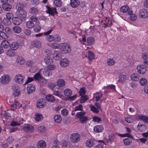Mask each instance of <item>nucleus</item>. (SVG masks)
Instances as JSON below:
<instances>
[{
	"label": "nucleus",
	"instance_id": "obj_33",
	"mask_svg": "<svg viewBox=\"0 0 148 148\" xmlns=\"http://www.w3.org/2000/svg\"><path fill=\"white\" fill-rule=\"evenodd\" d=\"M88 55L89 59L90 61L95 59V56L92 51H89Z\"/></svg>",
	"mask_w": 148,
	"mask_h": 148
},
{
	"label": "nucleus",
	"instance_id": "obj_27",
	"mask_svg": "<svg viewBox=\"0 0 148 148\" xmlns=\"http://www.w3.org/2000/svg\"><path fill=\"white\" fill-rule=\"evenodd\" d=\"M137 117L139 119L143 121L146 123H148V117L147 116L140 115H138Z\"/></svg>",
	"mask_w": 148,
	"mask_h": 148
},
{
	"label": "nucleus",
	"instance_id": "obj_5",
	"mask_svg": "<svg viewBox=\"0 0 148 148\" xmlns=\"http://www.w3.org/2000/svg\"><path fill=\"white\" fill-rule=\"evenodd\" d=\"M80 135L78 133H74L71 134L70 139L73 143H77L80 140Z\"/></svg>",
	"mask_w": 148,
	"mask_h": 148
},
{
	"label": "nucleus",
	"instance_id": "obj_34",
	"mask_svg": "<svg viewBox=\"0 0 148 148\" xmlns=\"http://www.w3.org/2000/svg\"><path fill=\"white\" fill-rule=\"evenodd\" d=\"M3 8L6 11H9L11 9L10 5L9 3L4 4L2 5Z\"/></svg>",
	"mask_w": 148,
	"mask_h": 148
},
{
	"label": "nucleus",
	"instance_id": "obj_18",
	"mask_svg": "<svg viewBox=\"0 0 148 148\" xmlns=\"http://www.w3.org/2000/svg\"><path fill=\"white\" fill-rule=\"evenodd\" d=\"M14 79L17 83L21 84L23 82L24 78L21 75L18 74L15 76Z\"/></svg>",
	"mask_w": 148,
	"mask_h": 148
},
{
	"label": "nucleus",
	"instance_id": "obj_40",
	"mask_svg": "<svg viewBox=\"0 0 148 148\" xmlns=\"http://www.w3.org/2000/svg\"><path fill=\"white\" fill-rule=\"evenodd\" d=\"M29 13L33 14L34 15H36L38 12V9L36 8L32 7L29 10Z\"/></svg>",
	"mask_w": 148,
	"mask_h": 148
},
{
	"label": "nucleus",
	"instance_id": "obj_21",
	"mask_svg": "<svg viewBox=\"0 0 148 148\" xmlns=\"http://www.w3.org/2000/svg\"><path fill=\"white\" fill-rule=\"evenodd\" d=\"M1 46L2 48L6 49L10 47V43L8 41L4 40L1 42Z\"/></svg>",
	"mask_w": 148,
	"mask_h": 148
},
{
	"label": "nucleus",
	"instance_id": "obj_11",
	"mask_svg": "<svg viewBox=\"0 0 148 148\" xmlns=\"http://www.w3.org/2000/svg\"><path fill=\"white\" fill-rule=\"evenodd\" d=\"M48 86L49 87H51L53 91V94L54 95L57 96L58 97H60L61 95L60 94V92L58 90H56V89L55 88L56 86L54 84H48Z\"/></svg>",
	"mask_w": 148,
	"mask_h": 148
},
{
	"label": "nucleus",
	"instance_id": "obj_57",
	"mask_svg": "<svg viewBox=\"0 0 148 148\" xmlns=\"http://www.w3.org/2000/svg\"><path fill=\"white\" fill-rule=\"evenodd\" d=\"M115 63V61L112 59H109L107 61V64L110 66L113 65Z\"/></svg>",
	"mask_w": 148,
	"mask_h": 148
},
{
	"label": "nucleus",
	"instance_id": "obj_28",
	"mask_svg": "<svg viewBox=\"0 0 148 148\" xmlns=\"http://www.w3.org/2000/svg\"><path fill=\"white\" fill-rule=\"evenodd\" d=\"M47 100L48 101L53 102L55 100L54 97L51 94H48L45 97Z\"/></svg>",
	"mask_w": 148,
	"mask_h": 148
},
{
	"label": "nucleus",
	"instance_id": "obj_64",
	"mask_svg": "<svg viewBox=\"0 0 148 148\" xmlns=\"http://www.w3.org/2000/svg\"><path fill=\"white\" fill-rule=\"evenodd\" d=\"M125 120L126 122L129 123H132L133 121V119L130 117H125Z\"/></svg>",
	"mask_w": 148,
	"mask_h": 148
},
{
	"label": "nucleus",
	"instance_id": "obj_47",
	"mask_svg": "<svg viewBox=\"0 0 148 148\" xmlns=\"http://www.w3.org/2000/svg\"><path fill=\"white\" fill-rule=\"evenodd\" d=\"M98 142H101V143L97 145L94 148H103L104 145L105 144V142L102 140H99Z\"/></svg>",
	"mask_w": 148,
	"mask_h": 148
},
{
	"label": "nucleus",
	"instance_id": "obj_14",
	"mask_svg": "<svg viewBox=\"0 0 148 148\" xmlns=\"http://www.w3.org/2000/svg\"><path fill=\"white\" fill-rule=\"evenodd\" d=\"M23 128L24 131L29 133L32 132L34 130L33 127L30 125H25Z\"/></svg>",
	"mask_w": 148,
	"mask_h": 148
},
{
	"label": "nucleus",
	"instance_id": "obj_9",
	"mask_svg": "<svg viewBox=\"0 0 148 148\" xmlns=\"http://www.w3.org/2000/svg\"><path fill=\"white\" fill-rule=\"evenodd\" d=\"M46 105L45 100L43 99H40L38 100L37 103V107L40 108L43 107Z\"/></svg>",
	"mask_w": 148,
	"mask_h": 148
},
{
	"label": "nucleus",
	"instance_id": "obj_45",
	"mask_svg": "<svg viewBox=\"0 0 148 148\" xmlns=\"http://www.w3.org/2000/svg\"><path fill=\"white\" fill-rule=\"evenodd\" d=\"M130 10L129 8L127 5H124L120 8L121 11L123 12H126Z\"/></svg>",
	"mask_w": 148,
	"mask_h": 148
},
{
	"label": "nucleus",
	"instance_id": "obj_7",
	"mask_svg": "<svg viewBox=\"0 0 148 148\" xmlns=\"http://www.w3.org/2000/svg\"><path fill=\"white\" fill-rule=\"evenodd\" d=\"M1 82L3 84H8L10 81V77L7 75H3L0 79Z\"/></svg>",
	"mask_w": 148,
	"mask_h": 148
},
{
	"label": "nucleus",
	"instance_id": "obj_49",
	"mask_svg": "<svg viewBox=\"0 0 148 148\" xmlns=\"http://www.w3.org/2000/svg\"><path fill=\"white\" fill-rule=\"evenodd\" d=\"M90 108L91 110L95 113H97L99 112L98 109L95 107L93 105H91Z\"/></svg>",
	"mask_w": 148,
	"mask_h": 148
},
{
	"label": "nucleus",
	"instance_id": "obj_26",
	"mask_svg": "<svg viewBox=\"0 0 148 148\" xmlns=\"http://www.w3.org/2000/svg\"><path fill=\"white\" fill-rule=\"evenodd\" d=\"M133 11L132 10H130L128 12V14L130 15V19L131 20L135 21L137 19L136 15L135 14H132Z\"/></svg>",
	"mask_w": 148,
	"mask_h": 148
},
{
	"label": "nucleus",
	"instance_id": "obj_48",
	"mask_svg": "<svg viewBox=\"0 0 148 148\" xmlns=\"http://www.w3.org/2000/svg\"><path fill=\"white\" fill-rule=\"evenodd\" d=\"M86 92V91L85 90V87L81 88L79 91V95L82 96L85 95Z\"/></svg>",
	"mask_w": 148,
	"mask_h": 148
},
{
	"label": "nucleus",
	"instance_id": "obj_50",
	"mask_svg": "<svg viewBox=\"0 0 148 148\" xmlns=\"http://www.w3.org/2000/svg\"><path fill=\"white\" fill-rule=\"evenodd\" d=\"M13 29L14 32L17 33H19L21 31V29L19 27L16 26L13 27Z\"/></svg>",
	"mask_w": 148,
	"mask_h": 148
},
{
	"label": "nucleus",
	"instance_id": "obj_20",
	"mask_svg": "<svg viewBox=\"0 0 148 148\" xmlns=\"http://www.w3.org/2000/svg\"><path fill=\"white\" fill-rule=\"evenodd\" d=\"M80 2L79 0H70V5L72 8H77Z\"/></svg>",
	"mask_w": 148,
	"mask_h": 148
},
{
	"label": "nucleus",
	"instance_id": "obj_43",
	"mask_svg": "<svg viewBox=\"0 0 148 148\" xmlns=\"http://www.w3.org/2000/svg\"><path fill=\"white\" fill-rule=\"evenodd\" d=\"M26 26L28 28L32 29L34 27V24L32 21H29L26 23Z\"/></svg>",
	"mask_w": 148,
	"mask_h": 148
},
{
	"label": "nucleus",
	"instance_id": "obj_44",
	"mask_svg": "<svg viewBox=\"0 0 148 148\" xmlns=\"http://www.w3.org/2000/svg\"><path fill=\"white\" fill-rule=\"evenodd\" d=\"M126 76L125 75L121 74L119 77V79L118 81L120 82H124L126 80Z\"/></svg>",
	"mask_w": 148,
	"mask_h": 148
},
{
	"label": "nucleus",
	"instance_id": "obj_32",
	"mask_svg": "<svg viewBox=\"0 0 148 148\" xmlns=\"http://www.w3.org/2000/svg\"><path fill=\"white\" fill-rule=\"evenodd\" d=\"M54 121L58 123H60L62 120V118L60 115L56 114L54 117Z\"/></svg>",
	"mask_w": 148,
	"mask_h": 148
},
{
	"label": "nucleus",
	"instance_id": "obj_62",
	"mask_svg": "<svg viewBox=\"0 0 148 148\" xmlns=\"http://www.w3.org/2000/svg\"><path fill=\"white\" fill-rule=\"evenodd\" d=\"M6 18L11 19H13V14L10 12H8L6 14Z\"/></svg>",
	"mask_w": 148,
	"mask_h": 148
},
{
	"label": "nucleus",
	"instance_id": "obj_56",
	"mask_svg": "<svg viewBox=\"0 0 148 148\" xmlns=\"http://www.w3.org/2000/svg\"><path fill=\"white\" fill-rule=\"evenodd\" d=\"M6 54L9 56L12 57L14 56L15 53L13 52L12 50H9L7 51Z\"/></svg>",
	"mask_w": 148,
	"mask_h": 148
},
{
	"label": "nucleus",
	"instance_id": "obj_59",
	"mask_svg": "<svg viewBox=\"0 0 148 148\" xmlns=\"http://www.w3.org/2000/svg\"><path fill=\"white\" fill-rule=\"evenodd\" d=\"M119 135L122 137H128L129 138H131L132 137V136L131 134L129 133H126L123 134H119Z\"/></svg>",
	"mask_w": 148,
	"mask_h": 148
},
{
	"label": "nucleus",
	"instance_id": "obj_29",
	"mask_svg": "<svg viewBox=\"0 0 148 148\" xmlns=\"http://www.w3.org/2000/svg\"><path fill=\"white\" fill-rule=\"evenodd\" d=\"M80 96L81 97L80 99V102L81 103H84L89 99V97L87 95H83Z\"/></svg>",
	"mask_w": 148,
	"mask_h": 148
},
{
	"label": "nucleus",
	"instance_id": "obj_61",
	"mask_svg": "<svg viewBox=\"0 0 148 148\" xmlns=\"http://www.w3.org/2000/svg\"><path fill=\"white\" fill-rule=\"evenodd\" d=\"M54 3L55 5L57 7H59L61 5V0H54Z\"/></svg>",
	"mask_w": 148,
	"mask_h": 148
},
{
	"label": "nucleus",
	"instance_id": "obj_16",
	"mask_svg": "<svg viewBox=\"0 0 148 148\" xmlns=\"http://www.w3.org/2000/svg\"><path fill=\"white\" fill-rule=\"evenodd\" d=\"M140 17L144 18H146L148 17V12L145 9H142L139 13Z\"/></svg>",
	"mask_w": 148,
	"mask_h": 148
},
{
	"label": "nucleus",
	"instance_id": "obj_4",
	"mask_svg": "<svg viewBox=\"0 0 148 148\" xmlns=\"http://www.w3.org/2000/svg\"><path fill=\"white\" fill-rule=\"evenodd\" d=\"M45 52L46 56L45 57L44 62L47 64H51L53 62V59L51 56V51L49 50H46Z\"/></svg>",
	"mask_w": 148,
	"mask_h": 148
},
{
	"label": "nucleus",
	"instance_id": "obj_2",
	"mask_svg": "<svg viewBox=\"0 0 148 148\" xmlns=\"http://www.w3.org/2000/svg\"><path fill=\"white\" fill-rule=\"evenodd\" d=\"M85 112H77L75 116L77 118H79L80 122L82 124L86 123L88 120V117L84 116Z\"/></svg>",
	"mask_w": 148,
	"mask_h": 148
},
{
	"label": "nucleus",
	"instance_id": "obj_36",
	"mask_svg": "<svg viewBox=\"0 0 148 148\" xmlns=\"http://www.w3.org/2000/svg\"><path fill=\"white\" fill-rule=\"evenodd\" d=\"M65 85V81L63 79H60L57 81V86L60 87H63Z\"/></svg>",
	"mask_w": 148,
	"mask_h": 148
},
{
	"label": "nucleus",
	"instance_id": "obj_54",
	"mask_svg": "<svg viewBox=\"0 0 148 148\" xmlns=\"http://www.w3.org/2000/svg\"><path fill=\"white\" fill-rule=\"evenodd\" d=\"M43 74L46 76H48L50 75V74L49 70L47 69H44L42 71Z\"/></svg>",
	"mask_w": 148,
	"mask_h": 148
},
{
	"label": "nucleus",
	"instance_id": "obj_3",
	"mask_svg": "<svg viewBox=\"0 0 148 148\" xmlns=\"http://www.w3.org/2000/svg\"><path fill=\"white\" fill-rule=\"evenodd\" d=\"M59 48L62 53H66L70 52L71 50L70 45L68 43H62L59 45Z\"/></svg>",
	"mask_w": 148,
	"mask_h": 148
},
{
	"label": "nucleus",
	"instance_id": "obj_10",
	"mask_svg": "<svg viewBox=\"0 0 148 148\" xmlns=\"http://www.w3.org/2000/svg\"><path fill=\"white\" fill-rule=\"evenodd\" d=\"M27 93L29 94L34 92L36 89L35 86L32 84H29L27 85Z\"/></svg>",
	"mask_w": 148,
	"mask_h": 148
},
{
	"label": "nucleus",
	"instance_id": "obj_6",
	"mask_svg": "<svg viewBox=\"0 0 148 148\" xmlns=\"http://www.w3.org/2000/svg\"><path fill=\"white\" fill-rule=\"evenodd\" d=\"M97 140L94 138H90L87 140L86 142V146L89 148L93 147L95 144Z\"/></svg>",
	"mask_w": 148,
	"mask_h": 148
},
{
	"label": "nucleus",
	"instance_id": "obj_15",
	"mask_svg": "<svg viewBox=\"0 0 148 148\" xmlns=\"http://www.w3.org/2000/svg\"><path fill=\"white\" fill-rule=\"evenodd\" d=\"M12 89L13 90V95L14 97H18L20 94L19 90V87L17 86H12Z\"/></svg>",
	"mask_w": 148,
	"mask_h": 148
},
{
	"label": "nucleus",
	"instance_id": "obj_38",
	"mask_svg": "<svg viewBox=\"0 0 148 148\" xmlns=\"http://www.w3.org/2000/svg\"><path fill=\"white\" fill-rule=\"evenodd\" d=\"M43 118L42 115L39 113H36L35 115L34 119L35 120L37 121H40Z\"/></svg>",
	"mask_w": 148,
	"mask_h": 148
},
{
	"label": "nucleus",
	"instance_id": "obj_12",
	"mask_svg": "<svg viewBox=\"0 0 148 148\" xmlns=\"http://www.w3.org/2000/svg\"><path fill=\"white\" fill-rule=\"evenodd\" d=\"M23 21L21 18L18 17H14L13 18L12 22L13 23L16 25H20L22 22Z\"/></svg>",
	"mask_w": 148,
	"mask_h": 148
},
{
	"label": "nucleus",
	"instance_id": "obj_41",
	"mask_svg": "<svg viewBox=\"0 0 148 148\" xmlns=\"http://www.w3.org/2000/svg\"><path fill=\"white\" fill-rule=\"evenodd\" d=\"M137 128L139 131L142 132L144 131L145 129V126L141 124L140 123L138 125Z\"/></svg>",
	"mask_w": 148,
	"mask_h": 148
},
{
	"label": "nucleus",
	"instance_id": "obj_1",
	"mask_svg": "<svg viewBox=\"0 0 148 148\" xmlns=\"http://www.w3.org/2000/svg\"><path fill=\"white\" fill-rule=\"evenodd\" d=\"M16 7L17 9V11L16 12L17 16L21 18H26L27 13L25 10L23 9L24 7V4L20 3L17 5Z\"/></svg>",
	"mask_w": 148,
	"mask_h": 148
},
{
	"label": "nucleus",
	"instance_id": "obj_30",
	"mask_svg": "<svg viewBox=\"0 0 148 148\" xmlns=\"http://www.w3.org/2000/svg\"><path fill=\"white\" fill-rule=\"evenodd\" d=\"M61 53L57 51H55L53 55V58L55 60H57L60 59Z\"/></svg>",
	"mask_w": 148,
	"mask_h": 148
},
{
	"label": "nucleus",
	"instance_id": "obj_46",
	"mask_svg": "<svg viewBox=\"0 0 148 148\" xmlns=\"http://www.w3.org/2000/svg\"><path fill=\"white\" fill-rule=\"evenodd\" d=\"M33 29L35 32L38 33L40 31L41 29V27L39 25L36 24L34 25L33 27Z\"/></svg>",
	"mask_w": 148,
	"mask_h": 148
},
{
	"label": "nucleus",
	"instance_id": "obj_55",
	"mask_svg": "<svg viewBox=\"0 0 148 148\" xmlns=\"http://www.w3.org/2000/svg\"><path fill=\"white\" fill-rule=\"evenodd\" d=\"M23 118L21 117H18L16 118V122L17 123L18 125H20L21 124L23 123Z\"/></svg>",
	"mask_w": 148,
	"mask_h": 148
},
{
	"label": "nucleus",
	"instance_id": "obj_13",
	"mask_svg": "<svg viewBox=\"0 0 148 148\" xmlns=\"http://www.w3.org/2000/svg\"><path fill=\"white\" fill-rule=\"evenodd\" d=\"M47 10L46 11V12L51 15H53L54 13H57L56 9L55 8H51L48 6H46Z\"/></svg>",
	"mask_w": 148,
	"mask_h": 148
},
{
	"label": "nucleus",
	"instance_id": "obj_58",
	"mask_svg": "<svg viewBox=\"0 0 148 148\" xmlns=\"http://www.w3.org/2000/svg\"><path fill=\"white\" fill-rule=\"evenodd\" d=\"M140 82L142 85L144 86L147 84V80L145 78H142L140 80Z\"/></svg>",
	"mask_w": 148,
	"mask_h": 148
},
{
	"label": "nucleus",
	"instance_id": "obj_23",
	"mask_svg": "<svg viewBox=\"0 0 148 148\" xmlns=\"http://www.w3.org/2000/svg\"><path fill=\"white\" fill-rule=\"evenodd\" d=\"M10 46L12 50H16L18 48L19 45L17 42H14L10 44Z\"/></svg>",
	"mask_w": 148,
	"mask_h": 148
},
{
	"label": "nucleus",
	"instance_id": "obj_17",
	"mask_svg": "<svg viewBox=\"0 0 148 148\" xmlns=\"http://www.w3.org/2000/svg\"><path fill=\"white\" fill-rule=\"evenodd\" d=\"M60 64L62 67H65L69 65V62L67 59L66 58L62 59L61 60L60 62Z\"/></svg>",
	"mask_w": 148,
	"mask_h": 148
},
{
	"label": "nucleus",
	"instance_id": "obj_8",
	"mask_svg": "<svg viewBox=\"0 0 148 148\" xmlns=\"http://www.w3.org/2000/svg\"><path fill=\"white\" fill-rule=\"evenodd\" d=\"M137 72L141 74H143L145 73L146 71V67L143 65H138L137 67Z\"/></svg>",
	"mask_w": 148,
	"mask_h": 148
},
{
	"label": "nucleus",
	"instance_id": "obj_37",
	"mask_svg": "<svg viewBox=\"0 0 148 148\" xmlns=\"http://www.w3.org/2000/svg\"><path fill=\"white\" fill-rule=\"evenodd\" d=\"M23 103L21 100H19L18 101L15 100V103L13 104V106L14 105L16 106V108L18 107L19 108L22 106V105Z\"/></svg>",
	"mask_w": 148,
	"mask_h": 148
},
{
	"label": "nucleus",
	"instance_id": "obj_19",
	"mask_svg": "<svg viewBox=\"0 0 148 148\" xmlns=\"http://www.w3.org/2000/svg\"><path fill=\"white\" fill-rule=\"evenodd\" d=\"M32 46L37 48H40L41 47L40 42L38 40H35L32 42Z\"/></svg>",
	"mask_w": 148,
	"mask_h": 148
},
{
	"label": "nucleus",
	"instance_id": "obj_52",
	"mask_svg": "<svg viewBox=\"0 0 148 148\" xmlns=\"http://www.w3.org/2000/svg\"><path fill=\"white\" fill-rule=\"evenodd\" d=\"M41 78V75L39 72L36 73L33 77V78L36 80H39Z\"/></svg>",
	"mask_w": 148,
	"mask_h": 148
},
{
	"label": "nucleus",
	"instance_id": "obj_25",
	"mask_svg": "<svg viewBox=\"0 0 148 148\" xmlns=\"http://www.w3.org/2000/svg\"><path fill=\"white\" fill-rule=\"evenodd\" d=\"M46 147L45 142L43 140L39 141L37 143V148H45Z\"/></svg>",
	"mask_w": 148,
	"mask_h": 148
},
{
	"label": "nucleus",
	"instance_id": "obj_53",
	"mask_svg": "<svg viewBox=\"0 0 148 148\" xmlns=\"http://www.w3.org/2000/svg\"><path fill=\"white\" fill-rule=\"evenodd\" d=\"M45 130V128L44 126H39L38 129V130L39 132L40 133H43Z\"/></svg>",
	"mask_w": 148,
	"mask_h": 148
},
{
	"label": "nucleus",
	"instance_id": "obj_60",
	"mask_svg": "<svg viewBox=\"0 0 148 148\" xmlns=\"http://www.w3.org/2000/svg\"><path fill=\"white\" fill-rule=\"evenodd\" d=\"M61 114L62 115L66 116L68 114V111L67 109H64L61 110Z\"/></svg>",
	"mask_w": 148,
	"mask_h": 148
},
{
	"label": "nucleus",
	"instance_id": "obj_24",
	"mask_svg": "<svg viewBox=\"0 0 148 148\" xmlns=\"http://www.w3.org/2000/svg\"><path fill=\"white\" fill-rule=\"evenodd\" d=\"M132 140L128 138H124L123 140V143L125 146H130L131 145Z\"/></svg>",
	"mask_w": 148,
	"mask_h": 148
},
{
	"label": "nucleus",
	"instance_id": "obj_42",
	"mask_svg": "<svg viewBox=\"0 0 148 148\" xmlns=\"http://www.w3.org/2000/svg\"><path fill=\"white\" fill-rule=\"evenodd\" d=\"M64 94L66 96H70L72 94V91L69 89H66L64 90Z\"/></svg>",
	"mask_w": 148,
	"mask_h": 148
},
{
	"label": "nucleus",
	"instance_id": "obj_39",
	"mask_svg": "<svg viewBox=\"0 0 148 148\" xmlns=\"http://www.w3.org/2000/svg\"><path fill=\"white\" fill-rule=\"evenodd\" d=\"M16 62L20 64H23L25 62L24 58L21 57H18L16 60Z\"/></svg>",
	"mask_w": 148,
	"mask_h": 148
},
{
	"label": "nucleus",
	"instance_id": "obj_22",
	"mask_svg": "<svg viewBox=\"0 0 148 148\" xmlns=\"http://www.w3.org/2000/svg\"><path fill=\"white\" fill-rule=\"evenodd\" d=\"M94 130L96 133L101 132L103 131V127L101 125H97L94 127Z\"/></svg>",
	"mask_w": 148,
	"mask_h": 148
},
{
	"label": "nucleus",
	"instance_id": "obj_31",
	"mask_svg": "<svg viewBox=\"0 0 148 148\" xmlns=\"http://www.w3.org/2000/svg\"><path fill=\"white\" fill-rule=\"evenodd\" d=\"M139 75L136 73H134L131 75V78L134 81H138L139 79Z\"/></svg>",
	"mask_w": 148,
	"mask_h": 148
},
{
	"label": "nucleus",
	"instance_id": "obj_51",
	"mask_svg": "<svg viewBox=\"0 0 148 148\" xmlns=\"http://www.w3.org/2000/svg\"><path fill=\"white\" fill-rule=\"evenodd\" d=\"M10 19L6 18H4L3 19V23L6 25H10L11 23Z\"/></svg>",
	"mask_w": 148,
	"mask_h": 148
},
{
	"label": "nucleus",
	"instance_id": "obj_63",
	"mask_svg": "<svg viewBox=\"0 0 148 148\" xmlns=\"http://www.w3.org/2000/svg\"><path fill=\"white\" fill-rule=\"evenodd\" d=\"M26 65L28 67H31L34 66V64L32 61L29 60L27 61Z\"/></svg>",
	"mask_w": 148,
	"mask_h": 148
},
{
	"label": "nucleus",
	"instance_id": "obj_35",
	"mask_svg": "<svg viewBox=\"0 0 148 148\" xmlns=\"http://www.w3.org/2000/svg\"><path fill=\"white\" fill-rule=\"evenodd\" d=\"M87 41L88 45H92L94 43L95 39L92 37H89L87 38Z\"/></svg>",
	"mask_w": 148,
	"mask_h": 148
}]
</instances>
